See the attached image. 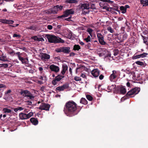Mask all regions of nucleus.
I'll return each instance as SVG.
<instances>
[{
    "instance_id": "nucleus-57",
    "label": "nucleus",
    "mask_w": 148,
    "mask_h": 148,
    "mask_svg": "<svg viewBox=\"0 0 148 148\" xmlns=\"http://www.w3.org/2000/svg\"><path fill=\"white\" fill-rule=\"evenodd\" d=\"M35 71L33 69H31L29 70V73L32 74L33 73H34Z\"/></svg>"
},
{
    "instance_id": "nucleus-2",
    "label": "nucleus",
    "mask_w": 148,
    "mask_h": 148,
    "mask_svg": "<svg viewBox=\"0 0 148 148\" xmlns=\"http://www.w3.org/2000/svg\"><path fill=\"white\" fill-rule=\"evenodd\" d=\"M45 37L47 38L49 42L52 43H58L64 42V41L61 38L54 35L46 34Z\"/></svg>"
},
{
    "instance_id": "nucleus-9",
    "label": "nucleus",
    "mask_w": 148,
    "mask_h": 148,
    "mask_svg": "<svg viewBox=\"0 0 148 148\" xmlns=\"http://www.w3.org/2000/svg\"><path fill=\"white\" fill-rule=\"evenodd\" d=\"M49 68L51 71H53L56 73H57L60 70L59 67L54 64L50 65Z\"/></svg>"
},
{
    "instance_id": "nucleus-42",
    "label": "nucleus",
    "mask_w": 148,
    "mask_h": 148,
    "mask_svg": "<svg viewBox=\"0 0 148 148\" xmlns=\"http://www.w3.org/2000/svg\"><path fill=\"white\" fill-rule=\"evenodd\" d=\"M135 63L137 64V65H140V66H143L144 65L143 63L140 61H137L135 62Z\"/></svg>"
},
{
    "instance_id": "nucleus-55",
    "label": "nucleus",
    "mask_w": 148,
    "mask_h": 148,
    "mask_svg": "<svg viewBox=\"0 0 148 148\" xmlns=\"http://www.w3.org/2000/svg\"><path fill=\"white\" fill-rule=\"evenodd\" d=\"M91 8L93 9H96L95 5L94 4H92L91 6Z\"/></svg>"
},
{
    "instance_id": "nucleus-41",
    "label": "nucleus",
    "mask_w": 148,
    "mask_h": 148,
    "mask_svg": "<svg viewBox=\"0 0 148 148\" xmlns=\"http://www.w3.org/2000/svg\"><path fill=\"white\" fill-rule=\"evenodd\" d=\"M86 97L87 99L90 101H92L93 99L92 97L89 95H86Z\"/></svg>"
},
{
    "instance_id": "nucleus-3",
    "label": "nucleus",
    "mask_w": 148,
    "mask_h": 148,
    "mask_svg": "<svg viewBox=\"0 0 148 148\" xmlns=\"http://www.w3.org/2000/svg\"><path fill=\"white\" fill-rule=\"evenodd\" d=\"M140 91V89L138 88H135L129 91L126 95L128 98L133 97L135 95L137 94Z\"/></svg>"
},
{
    "instance_id": "nucleus-56",
    "label": "nucleus",
    "mask_w": 148,
    "mask_h": 148,
    "mask_svg": "<svg viewBox=\"0 0 148 148\" xmlns=\"http://www.w3.org/2000/svg\"><path fill=\"white\" fill-rule=\"evenodd\" d=\"M18 25H19V24H16V25L15 26L13 25H9V27H17V26H18Z\"/></svg>"
},
{
    "instance_id": "nucleus-62",
    "label": "nucleus",
    "mask_w": 148,
    "mask_h": 148,
    "mask_svg": "<svg viewBox=\"0 0 148 148\" xmlns=\"http://www.w3.org/2000/svg\"><path fill=\"white\" fill-rule=\"evenodd\" d=\"M102 8L103 9H106V10H108V8L106 6H103Z\"/></svg>"
},
{
    "instance_id": "nucleus-44",
    "label": "nucleus",
    "mask_w": 148,
    "mask_h": 148,
    "mask_svg": "<svg viewBox=\"0 0 148 148\" xmlns=\"http://www.w3.org/2000/svg\"><path fill=\"white\" fill-rule=\"evenodd\" d=\"M58 82L57 81L56 79L55 78L52 80V84L54 86L57 84Z\"/></svg>"
},
{
    "instance_id": "nucleus-13",
    "label": "nucleus",
    "mask_w": 148,
    "mask_h": 148,
    "mask_svg": "<svg viewBox=\"0 0 148 148\" xmlns=\"http://www.w3.org/2000/svg\"><path fill=\"white\" fill-rule=\"evenodd\" d=\"M80 8L83 10H88L90 8L89 4L88 3L82 4L80 5Z\"/></svg>"
},
{
    "instance_id": "nucleus-35",
    "label": "nucleus",
    "mask_w": 148,
    "mask_h": 148,
    "mask_svg": "<svg viewBox=\"0 0 148 148\" xmlns=\"http://www.w3.org/2000/svg\"><path fill=\"white\" fill-rule=\"evenodd\" d=\"M33 114L34 113L32 112H30L27 114H26V118H27V119H28L32 116L33 115Z\"/></svg>"
},
{
    "instance_id": "nucleus-54",
    "label": "nucleus",
    "mask_w": 148,
    "mask_h": 148,
    "mask_svg": "<svg viewBox=\"0 0 148 148\" xmlns=\"http://www.w3.org/2000/svg\"><path fill=\"white\" fill-rule=\"evenodd\" d=\"M38 69L40 71V72L41 73L42 72V71L43 70V69L42 67H40L38 68Z\"/></svg>"
},
{
    "instance_id": "nucleus-37",
    "label": "nucleus",
    "mask_w": 148,
    "mask_h": 148,
    "mask_svg": "<svg viewBox=\"0 0 148 148\" xmlns=\"http://www.w3.org/2000/svg\"><path fill=\"white\" fill-rule=\"evenodd\" d=\"M97 36L98 40L101 39H103V38H104L103 36L101 33H97Z\"/></svg>"
},
{
    "instance_id": "nucleus-60",
    "label": "nucleus",
    "mask_w": 148,
    "mask_h": 148,
    "mask_svg": "<svg viewBox=\"0 0 148 148\" xmlns=\"http://www.w3.org/2000/svg\"><path fill=\"white\" fill-rule=\"evenodd\" d=\"M3 87L6 88L5 86L3 84H0V88Z\"/></svg>"
},
{
    "instance_id": "nucleus-5",
    "label": "nucleus",
    "mask_w": 148,
    "mask_h": 148,
    "mask_svg": "<svg viewBox=\"0 0 148 148\" xmlns=\"http://www.w3.org/2000/svg\"><path fill=\"white\" fill-rule=\"evenodd\" d=\"M63 8V6L57 5L51 8L49 12L50 13L56 14L57 13L58 11L61 10Z\"/></svg>"
},
{
    "instance_id": "nucleus-30",
    "label": "nucleus",
    "mask_w": 148,
    "mask_h": 148,
    "mask_svg": "<svg viewBox=\"0 0 148 148\" xmlns=\"http://www.w3.org/2000/svg\"><path fill=\"white\" fill-rule=\"evenodd\" d=\"M86 32L90 34V36L92 37V32H93V30L92 29H91L90 28H87Z\"/></svg>"
},
{
    "instance_id": "nucleus-15",
    "label": "nucleus",
    "mask_w": 148,
    "mask_h": 148,
    "mask_svg": "<svg viewBox=\"0 0 148 148\" xmlns=\"http://www.w3.org/2000/svg\"><path fill=\"white\" fill-rule=\"evenodd\" d=\"M38 78V79L40 80L38 81V83L40 84H42L43 83V81H45L46 79V76H39Z\"/></svg>"
},
{
    "instance_id": "nucleus-38",
    "label": "nucleus",
    "mask_w": 148,
    "mask_h": 148,
    "mask_svg": "<svg viewBox=\"0 0 148 148\" xmlns=\"http://www.w3.org/2000/svg\"><path fill=\"white\" fill-rule=\"evenodd\" d=\"M91 37H92L90 36V35H88L86 38L84 39V40L86 42H90L91 41Z\"/></svg>"
},
{
    "instance_id": "nucleus-21",
    "label": "nucleus",
    "mask_w": 148,
    "mask_h": 148,
    "mask_svg": "<svg viewBox=\"0 0 148 148\" xmlns=\"http://www.w3.org/2000/svg\"><path fill=\"white\" fill-rule=\"evenodd\" d=\"M140 3L143 6H145L148 5V0H140Z\"/></svg>"
},
{
    "instance_id": "nucleus-58",
    "label": "nucleus",
    "mask_w": 148,
    "mask_h": 148,
    "mask_svg": "<svg viewBox=\"0 0 148 148\" xmlns=\"http://www.w3.org/2000/svg\"><path fill=\"white\" fill-rule=\"evenodd\" d=\"M99 79H100V80H102V79L103 77H104V76L103 75H100L99 76Z\"/></svg>"
},
{
    "instance_id": "nucleus-27",
    "label": "nucleus",
    "mask_w": 148,
    "mask_h": 148,
    "mask_svg": "<svg viewBox=\"0 0 148 148\" xmlns=\"http://www.w3.org/2000/svg\"><path fill=\"white\" fill-rule=\"evenodd\" d=\"M120 92L123 94H125L126 92V90L125 88L124 87H121L120 89Z\"/></svg>"
},
{
    "instance_id": "nucleus-8",
    "label": "nucleus",
    "mask_w": 148,
    "mask_h": 148,
    "mask_svg": "<svg viewBox=\"0 0 148 148\" xmlns=\"http://www.w3.org/2000/svg\"><path fill=\"white\" fill-rule=\"evenodd\" d=\"M39 56L41 59L44 61H46L49 59L50 56L46 53H41L39 55Z\"/></svg>"
},
{
    "instance_id": "nucleus-16",
    "label": "nucleus",
    "mask_w": 148,
    "mask_h": 148,
    "mask_svg": "<svg viewBox=\"0 0 148 148\" xmlns=\"http://www.w3.org/2000/svg\"><path fill=\"white\" fill-rule=\"evenodd\" d=\"M68 67L66 65H63L62 66V70L61 71V73L62 75L65 73L66 71L67 70Z\"/></svg>"
},
{
    "instance_id": "nucleus-1",
    "label": "nucleus",
    "mask_w": 148,
    "mask_h": 148,
    "mask_svg": "<svg viewBox=\"0 0 148 148\" xmlns=\"http://www.w3.org/2000/svg\"><path fill=\"white\" fill-rule=\"evenodd\" d=\"M79 106L73 101H69L65 104L64 111L67 116H72L76 114L80 111L82 107H80L79 110Z\"/></svg>"
},
{
    "instance_id": "nucleus-23",
    "label": "nucleus",
    "mask_w": 148,
    "mask_h": 148,
    "mask_svg": "<svg viewBox=\"0 0 148 148\" xmlns=\"http://www.w3.org/2000/svg\"><path fill=\"white\" fill-rule=\"evenodd\" d=\"M80 103L83 104L84 105H86L87 104L88 102L86 99L84 98H82L80 100Z\"/></svg>"
},
{
    "instance_id": "nucleus-36",
    "label": "nucleus",
    "mask_w": 148,
    "mask_h": 148,
    "mask_svg": "<svg viewBox=\"0 0 148 148\" xmlns=\"http://www.w3.org/2000/svg\"><path fill=\"white\" fill-rule=\"evenodd\" d=\"M24 108L22 107H18L14 109V111L15 112H17L18 110L21 111L24 109Z\"/></svg>"
},
{
    "instance_id": "nucleus-45",
    "label": "nucleus",
    "mask_w": 148,
    "mask_h": 148,
    "mask_svg": "<svg viewBox=\"0 0 148 148\" xmlns=\"http://www.w3.org/2000/svg\"><path fill=\"white\" fill-rule=\"evenodd\" d=\"M74 79L77 81H80L81 80V78L77 76H75L74 77Z\"/></svg>"
},
{
    "instance_id": "nucleus-59",
    "label": "nucleus",
    "mask_w": 148,
    "mask_h": 148,
    "mask_svg": "<svg viewBox=\"0 0 148 148\" xmlns=\"http://www.w3.org/2000/svg\"><path fill=\"white\" fill-rule=\"evenodd\" d=\"M71 18V16L69 17L68 18H66L65 19V20L67 21H70V19Z\"/></svg>"
},
{
    "instance_id": "nucleus-31",
    "label": "nucleus",
    "mask_w": 148,
    "mask_h": 148,
    "mask_svg": "<svg viewBox=\"0 0 148 148\" xmlns=\"http://www.w3.org/2000/svg\"><path fill=\"white\" fill-rule=\"evenodd\" d=\"M120 10L121 11L122 13L123 14L125 13L126 12V8L123 6L120 7Z\"/></svg>"
},
{
    "instance_id": "nucleus-22",
    "label": "nucleus",
    "mask_w": 148,
    "mask_h": 148,
    "mask_svg": "<svg viewBox=\"0 0 148 148\" xmlns=\"http://www.w3.org/2000/svg\"><path fill=\"white\" fill-rule=\"evenodd\" d=\"M64 77V75H58L55 77V79L57 81L59 82Z\"/></svg>"
},
{
    "instance_id": "nucleus-52",
    "label": "nucleus",
    "mask_w": 148,
    "mask_h": 148,
    "mask_svg": "<svg viewBox=\"0 0 148 148\" xmlns=\"http://www.w3.org/2000/svg\"><path fill=\"white\" fill-rule=\"evenodd\" d=\"M47 28L49 30H51L52 29L53 27L52 25H49L47 26Z\"/></svg>"
},
{
    "instance_id": "nucleus-6",
    "label": "nucleus",
    "mask_w": 148,
    "mask_h": 148,
    "mask_svg": "<svg viewBox=\"0 0 148 148\" xmlns=\"http://www.w3.org/2000/svg\"><path fill=\"white\" fill-rule=\"evenodd\" d=\"M112 73L111 74L109 77L110 80L112 82H114L115 79L119 77L120 74L119 71L114 70L112 71Z\"/></svg>"
},
{
    "instance_id": "nucleus-47",
    "label": "nucleus",
    "mask_w": 148,
    "mask_h": 148,
    "mask_svg": "<svg viewBox=\"0 0 148 148\" xmlns=\"http://www.w3.org/2000/svg\"><path fill=\"white\" fill-rule=\"evenodd\" d=\"M114 88V85H112L111 86H108V90L110 91L112 89V88Z\"/></svg>"
},
{
    "instance_id": "nucleus-43",
    "label": "nucleus",
    "mask_w": 148,
    "mask_h": 148,
    "mask_svg": "<svg viewBox=\"0 0 148 148\" xmlns=\"http://www.w3.org/2000/svg\"><path fill=\"white\" fill-rule=\"evenodd\" d=\"M8 66V65L7 64H0V67H4L7 68Z\"/></svg>"
},
{
    "instance_id": "nucleus-32",
    "label": "nucleus",
    "mask_w": 148,
    "mask_h": 148,
    "mask_svg": "<svg viewBox=\"0 0 148 148\" xmlns=\"http://www.w3.org/2000/svg\"><path fill=\"white\" fill-rule=\"evenodd\" d=\"M0 60L3 61H8L6 56H3V55L1 56L0 57Z\"/></svg>"
},
{
    "instance_id": "nucleus-20",
    "label": "nucleus",
    "mask_w": 148,
    "mask_h": 148,
    "mask_svg": "<svg viewBox=\"0 0 148 148\" xmlns=\"http://www.w3.org/2000/svg\"><path fill=\"white\" fill-rule=\"evenodd\" d=\"M70 47H63V53H69L70 51Z\"/></svg>"
},
{
    "instance_id": "nucleus-50",
    "label": "nucleus",
    "mask_w": 148,
    "mask_h": 148,
    "mask_svg": "<svg viewBox=\"0 0 148 148\" xmlns=\"http://www.w3.org/2000/svg\"><path fill=\"white\" fill-rule=\"evenodd\" d=\"M15 54L17 55L18 57V59H19L21 57L20 56L21 53H20V52H17Z\"/></svg>"
},
{
    "instance_id": "nucleus-17",
    "label": "nucleus",
    "mask_w": 148,
    "mask_h": 148,
    "mask_svg": "<svg viewBox=\"0 0 148 148\" xmlns=\"http://www.w3.org/2000/svg\"><path fill=\"white\" fill-rule=\"evenodd\" d=\"M30 122L32 124L34 125H36L38 124V121L37 119L34 118H32L30 119Z\"/></svg>"
},
{
    "instance_id": "nucleus-63",
    "label": "nucleus",
    "mask_w": 148,
    "mask_h": 148,
    "mask_svg": "<svg viewBox=\"0 0 148 148\" xmlns=\"http://www.w3.org/2000/svg\"><path fill=\"white\" fill-rule=\"evenodd\" d=\"M29 109H24V112L25 113H27L29 111Z\"/></svg>"
},
{
    "instance_id": "nucleus-19",
    "label": "nucleus",
    "mask_w": 148,
    "mask_h": 148,
    "mask_svg": "<svg viewBox=\"0 0 148 148\" xmlns=\"http://www.w3.org/2000/svg\"><path fill=\"white\" fill-rule=\"evenodd\" d=\"M32 38L35 41H44V39L43 38L38 37L37 36H33L32 37Z\"/></svg>"
},
{
    "instance_id": "nucleus-53",
    "label": "nucleus",
    "mask_w": 148,
    "mask_h": 148,
    "mask_svg": "<svg viewBox=\"0 0 148 148\" xmlns=\"http://www.w3.org/2000/svg\"><path fill=\"white\" fill-rule=\"evenodd\" d=\"M65 17V16L64 14V13H63V15H61V16H58L57 18H62V17Z\"/></svg>"
},
{
    "instance_id": "nucleus-24",
    "label": "nucleus",
    "mask_w": 148,
    "mask_h": 148,
    "mask_svg": "<svg viewBox=\"0 0 148 148\" xmlns=\"http://www.w3.org/2000/svg\"><path fill=\"white\" fill-rule=\"evenodd\" d=\"M100 1H103V2H101L99 3V5L101 7H103V3H104V2H107L109 3H111L112 2V1H110V0H100Z\"/></svg>"
},
{
    "instance_id": "nucleus-64",
    "label": "nucleus",
    "mask_w": 148,
    "mask_h": 148,
    "mask_svg": "<svg viewBox=\"0 0 148 148\" xmlns=\"http://www.w3.org/2000/svg\"><path fill=\"white\" fill-rule=\"evenodd\" d=\"M75 55V53L73 52H71L70 54V56H74Z\"/></svg>"
},
{
    "instance_id": "nucleus-26",
    "label": "nucleus",
    "mask_w": 148,
    "mask_h": 148,
    "mask_svg": "<svg viewBox=\"0 0 148 148\" xmlns=\"http://www.w3.org/2000/svg\"><path fill=\"white\" fill-rule=\"evenodd\" d=\"M19 59L21 61L23 64H26L27 62L28 59H27L21 57Z\"/></svg>"
},
{
    "instance_id": "nucleus-48",
    "label": "nucleus",
    "mask_w": 148,
    "mask_h": 148,
    "mask_svg": "<svg viewBox=\"0 0 148 148\" xmlns=\"http://www.w3.org/2000/svg\"><path fill=\"white\" fill-rule=\"evenodd\" d=\"M80 76L83 78H86V75L85 73H82L80 75Z\"/></svg>"
},
{
    "instance_id": "nucleus-51",
    "label": "nucleus",
    "mask_w": 148,
    "mask_h": 148,
    "mask_svg": "<svg viewBox=\"0 0 148 148\" xmlns=\"http://www.w3.org/2000/svg\"><path fill=\"white\" fill-rule=\"evenodd\" d=\"M141 57L140 56V54L137 56H135L134 57L133 59H136L139 58Z\"/></svg>"
},
{
    "instance_id": "nucleus-7",
    "label": "nucleus",
    "mask_w": 148,
    "mask_h": 148,
    "mask_svg": "<svg viewBox=\"0 0 148 148\" xmlns=\"http://www.w3.org/2000/svg\"><path fill=\"white\" fill-rule=\"evenodd\" d=\"M50 107V105L45 103L41 104L39 107V109L41 110H44L46 111H49Z\"/></svg>"
},
{
    "instance_id": "nucleus-33",
    "label": "nucleus",
    "mask_w": 148,
    "mask_h": 148,
    "mask_svg": "<svg viewBox=\"0 0 148 148\" xmlns=\"http://www.w3.org/2000/svg\"><path fill=\"white\" fill-rule=\"evenodd\" d=\"M3 111L5 113H10L11 112V110L8 109L7 108H3Z\"/></svg>"
},
{
    "instance_id": "nucleus-28",
    "label": "nucleus",
    "mask_w": 148,
    "mask_h": 148,
    "mask_svg": "<svg viewBox=\"0 0 148 148\" xmlns=\"http://www.w3.org/2000/svg\"><path fill=\"white\" fill-rule=\"evenodd\" d=\"M65 2L68 3H77V1L76 0H66Z\"/></svg>"
},
{
    "instance_id": "nucleus-10",
    "label": "nucleus",
    "mask_w": 148,
    "mask_h": 148,
    "mask_svg": "<svg viewBox=\"0 0 148 148\" xmlns=\"http://www.w3.org/2000/svg\"><path fill=\"white\" fill-rule=\"evenodd\" d=\"M74 11L73 9L67 10L64 12L65 16L67 17L71 14H73Z\"/></svg>"
},
{
    "instance_id": "nucleus-39",
    "label": "nucleus",
    "mask_w": 148,
    "mask_h": 148,
    "mask_svg": "<svg viewBox=\"0 0 148 148\" xmlns=\"http://www.w3.org/2000/svg\"><path fill=\"white\" fill-rule=\"evenodd\" d=\"M107 30L111 33H113L114 32V31L112 28L110 27H108L107 28Z\"/></svg>"
},
{
    "instance_id": "nucleus-4",
    "label": "nucleus",
    "mask_w": 148,
    "mask_h": 148,
    "mask_svg": "<svg viewBox=\"0 0 148 148\" xmlns=\"http://www.w3.org/2000/svg\"><path fill=\"white\" fill-rule=\"evenodd\" d=\"M20 93L21 95L28 98L32 100L34 98L33 95L28 90L21 89Z\"/></svg>"
},
{
    "instance_id": "nucleus-46",
    "label": "nucleus",
    "mask_w": 148,
    "mask_h": 148,
    "mask_svg": "<svg viewBox=\"0 0 148 148\" xmlns=\"http://www.w3.org/2000/svg\"><path fill=\"white\" fill-rule=\"evenodd\" d=\"M148 55V53H144L140 54V56L142 58H145Z\"/></svg>"
},
{
    "instance_id": "nucleus-49",
    "label": "nucleus",
    "mask_w": 148,
    "mask_h": 148,
    "mask_svg": "<svg viewBox=\"0 0 148 148\" xmlns=\"http://www.w3.org/2000/svg\"><path fill=\"white\" fill-rule=\"evenodd\" d=\"M13 37L20 38L21 36L20 35H18L16 34H14L13 36Z\"/></svg>"
},
{
    "instance_id": "nucleus-14",
    "label": "nucleus",
    "mask_w": 148,
    "mask_h": 148,
    "mask_svg": "<svg viewBox=\"0 0 148 148\" xmlns=\"http://www.w3.org/2000/svg\"><path fill=\"white\" fill-rule=\"evenodd\" d=\"M91 74L95 77H97L99 75V72L98 70L94 69L92 71Z\"/></svg>"
},
{
    "instance_id": "nucleus-61",
    "label": "nucleus",
    "mask_w": 148,
    "mask_h": 148,
    "mask_svg": "<svg viewBox=\"0 0 148 148\" xmlns=\"http://www.w3.org/2000/svg\"><path fill=\"white\" fill-rule=\"evenodd\" d=\"M26 102L28 104L31 105L32 104V102L31 101H27Z\"/></svg>"
},
{
    "instance_id": "nucleus-29",
    "label": "nucleus",
    "mask_w": 148,
    "mask_h": 148,
    "mask_svg": "<svg viewBox=\"0 0 148 148\" xmlns=\"http://www.w3.org/2000/svg\"><path fill=\"white\" fill-rule=\"evenodd\" d=\"M99 43L102 45H105L107 44L104 40V38L103 39H101L98 40Z\"/></svg>"
},
{
    "instance_id": "nucleus-34",
    "label": "nucleus",
    "mask_w": 148,
    "mask_h": 148,
    "mask_svg": "<svg viewBox=\"0 0 148 148\" xmlns=\"http://www.w3.org/2000/svg\"><path fill=\"white\" fill-rule=\"evenodd\" d=\"M80 48V46L79 45H75L74 46L73 49L74 50L78 51Z\"/></svg>"
},
{
    "instance_id": "nucleus-25",
    "label": "nucleus",
    "mask_w": 148,
    "mask_h": 148,
    "mask_svg": "<svg viewBox=\"0 0 148 148\" xmlns=\"http://www.w3.org/2000/svg\"><path fill=\"white\" fill-rule=\"evenodd\" d=\"M142 36L143 39L144 43L147 45H148V37H146L143 36Z\"/></svg>"
},
{
    "instance_id": "nucleus-12",
    "label": "nucleus",
    "mask_w": 148,
    "mask_h": 148,
    "mask_svg": "<svg viewBox=\"0 0 148 148\" xmlns=\"http://www.w3.org/2000/svg\"><path fill=\"white\" fill-rule=\"evenodd\" d=\"M68 87V85L67 84H65L62 86H59L57 87L56 88V89L57 90L61 91L64 90L65 89L67 88Z\"/></svg>"
},
{
    "instance_id": "nucleus-11",
    "label": "nucleus",
    "mask_w": 148,
    "mask_h": 148,
    "mask_svg": "<svg viewBox=\"0 0 148 148\" xmlns=\"http://www.w3.org/2000/svg\"><path fill=\"white\" fill-rule=\"evenodd\" d=\"M0 22L4 24H12L14 23V21L11 20L0 19Z\"/></svg>"
},
{
    "instance_id": "nucleus-40",
    "label": "nucleus",
    "mask_w": 148,
    "mask_h": 148,
    "mask_svg": "<svg viewBox=\"0 0 148 148\" xmlns=\"http://www.w3.org/2000/svg\"><path fill=\"white\" fill-rule=\"evenodd\" d=\"M56 51L57 52H63V47H60L56 50Z\"/></svg>"
},
{
    "instance_id": "nucleus-18",
    "label": "nucleus",
    "mask_w": 148,
    "mask_h": 148,
    "mask_svg": "<svg viewBox=\"0 0 148 148\" xmlns=\"http://www.w3.org/2000/svg\"><path fill=\"white\" fill-rule=\"evenodd\" d=\"M19 117L20 119L21 120L27 119L26 114L23 113H20L19 114Z\"/></svg>"
}]
</instances>
